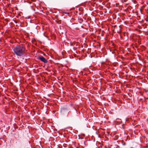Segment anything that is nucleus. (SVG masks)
Wrapping results in <instances>:
<instances>
[{"mask_svg":"<svg viewBox=\"0 0 148 148\" xmlns=\"http://www.w3.org/2000/svg\"><path fill=\"white\" fill-rule=\"evenodd\" d=\"M13 50L16 56H21L25 53V48L22 46H16L13 49Z\"/></svg>","mask_w":148,"mask_h":148,"instance_id":"obj_1","label":"nucleus"},{"mask_svg":"<svg viewBox=\"0 0 148 148\" xmlns=\"http://www.w3.org/2000/svg\"><path fill=\"white\" fill-rule=\"evenodd\" d=\"M38 59L41 61L45 63H46L47 62V60L42 56H39Z\"/></svg>","mask_w":148,"mask_h":148,"instance_id":"obj_2","label":"nucleus"},{"mask_svg":"<svg viewBox=\"0 0 148 148\" xmlns=\"http://www.w3.org/2000/svg\"><path fill=\"white\" fill-rule=\"evenodd\" d=\"M118 147H119V146L118 145H116V148H117Z\"/></svg>","mask_w":148,"mask_h":148,"instance_id":"obj_3","label":"nucleus"}]
</instances>
